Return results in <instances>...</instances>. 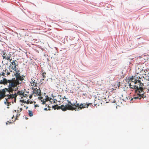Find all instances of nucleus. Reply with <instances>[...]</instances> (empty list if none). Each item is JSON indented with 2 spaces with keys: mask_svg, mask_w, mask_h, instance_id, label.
I'll return each instance as SVG.
<instances>
[{
  "mask_svg": "<svg viewBox=\"0 0 149 149\" xmlns=\"http://www.w3.org/2000/svg\"><path fill=\"white\" fill-rule=\"evenodd\" d=\"M141 79L139 77L136 76L132 77L130 78V80L127 82L129 88L134 90L135 93L132 98H131L130 100L133 99L140 100L141 98L143 99L146 97V95L143 93V88L142 86L143 85L141 82Z\"/></svg>",
  "mask_w": 149,
  "mask_h": 149,
  "instance_id": "1",
  "label": "nucleus"
},
{
  "mask_svg": "<svg viewBox=\"0 0 149 149\" xmlns=\"http://www.w3.org/2000/svg\"><path fill=\"white\" fill-rule=\"evenodd\" d=\"M24 77L21 75L16 78H13L11 79L7 80L3 78V81L5 83H8L9 86V90L10 91H15L17 89V86L22 83V82L24 79Z\"/></svg>",
  "mask_w": 149,
  "mask_h": 149,
  "instance_id": "2",
  "label": "nucleus"
},
{
  "mask_svg": "<svg viewBox=\"0 0 149 149\" xmlns=\"http://www.w3.org/2000/svg\"><path fill=\"white\" fill-rule=\"evenodd\" d=\"M3 80H1L0 81V84H3L4 85H6L7 86L8 88H5L2 90H0V99H1L3 98L6 96L8 97V99H14V102H16V97H17V95L16 93H15L14 94H10L9 95L8 94H7L6 95V91L8 92L9 93H13L14 91H10L9 90V86L8 85V83H5L3 81Z\"/></svg>",
  "mask_w": 149,
  "mask_h": 149,
  "instance_id": "3",
  "label": "nucleus"
},
{
  "mask_svg": "<svg viewBox=\"0 0 149 149\" xmlns=\"http://www.w3.org/2000/svg\"><path fill=\"white\" fill-rule=\"evenodd\" d=\"M61 109L63 111H65L67 110H75L76 108H74L68 104H66L65 106L63 105H61Z\"/></svg>",
  "mask_w": 149,
  "mask_h": 149,
  "instance_id": "4",
  "label": "nucleus"
},
{
  "mask_svg": "<svg viewBox=\"0 0 149 149\" xmlns=\"http://www.w3.org/2000/svg\"><path fill=\"white\" fill-rule=\"evenodd\" d=\"M1 53L3 59L8 60L10 59V58H11L12 56L10 54L6 53V52L4 51H2Z\"/></svg>",
  "mask_w": 149,
  "mask_h": 149,
  "instance_id": "5",
  "label": "nucleus"
},
{
  "mask_svg": "<svg viewBox=\"0 0 149 149\" xmlns=\"http://www.w3.org/2000/svg\"><path fill=\"white\" fill-rule=\"evenodd\" d=\"M15 61H16V60H13V61L11 62V64L10 65L12 69L14 71H16L18 69V68H17V64H16Z\"/></svg>",
  "mask_w": 149,
  "mask_h": 149,
  "instance_id": "6",
  "label": "nucleus"
},
{
  "mask_svg": "<svg viewBox=\"0 0 149 149\" xmlns=\"http://www.w3.org/2000/svg\"><path fill=\"white\" fill-rule=\"evenodd\" d=\"M91 104V103H88L87 102L86 104L84 103V104L81 103L80 105V106L79 107V108L80 109H82L85 108H87L88 106H89L90 104Z\"/></svg>",
  "mask_w": 149,
  "mask_h": 149,
  "instance_id": "7",
  "label": "nucleus"
},
{
  "mask_svg": "<svg viewBox=\"0 0 149 149\" xmlns=\"http://www.w3.org/2000/svg\"><path fill=\"white\" fill-rule=\"evenodd\" d=\"M35 79H36V78L33 77L31 79L30 83L31 84V86H36L37 84V83L35 82Z\"/></svg>",
  "mask_w": 149,
  "mask_h": 149,
  "instance_id": "8",
  "label": "nucleus"
},
{
  "mask_svg": "<svg viewBox=\"0 0 149 149\" xmlns=\"http://www.w3.org/2000/svg\"><path fill=\"white\" fill-rule=\"evenodd\" d=\"M34 92L35 93L37 94L38 95L41 96V90L40 88H35L34 90Z\"/></svg>",
  "mask_w": 149,
  "mask_h": 149,
  "instance_id": "9",
  "label": "nucleus"
},
{
  "mask_svg": "<svg viewBox=\"0 0 149 149\" xmlns=\"http://www.w3.org/2000/svg\"><path fill=\"white\" fill-rule=\"evenodd\" d=\"M15 71V73H14V75L15 76L16 78L20 76V73H19V70H18V69Z\"/></svg>",
  "mask_w": 149,
  "mask_h": 149,
  "instance_id": "10",
  "label": "nucleus"
},
{
  "mask_svg": "<svg viewBox=\"0 0 149 149\" xmlns=\"http://www.w3.org/2000/svg\"><path fill=\"white\" fill-rule=\"evenodd\" d=\"M24 92L23 91H19L17 92V94L20 95L22 98Z\"/></svg>",
  "mask_w": 149,
  "mask_h": 149,
  "instance_id": "11",
  "label": "nucleus"
},
{
  "mask_svg": "<svg viewBox=\"0 0 149 149\" xmlns=\"http://www.w3.org/2000/svg\"><path fill=\"white\" fill-rule=\"evenodd\" d=\"M61 106H58V105H56L53 106V108L54 109H61Z\"/></svg>",
  "mask_w": 149,
  "mask_h": 149,
  "instance_id": "12",
  "label": "nucleus"
},
{
  "mask_svg": "<svg viewBox=\"0 0 149 149\" xmlns=\"http://www.w3.org/2000/svg\"><path fill=\"white\" fill-rule=\"evenodd\" d=\"M28 111V114L29 115V116L30 117L33 116V114L32 111L30 110H29Z\"/></svg>",
  "mask_w": 149,
  "mask_h": 149,
  "instance_id": "13",
  "label": "nucleus"
},
{
  "mask_svg": "<svg viewBox=\"0 0 149 149\" xmlns=\"http://www.w3.org/2000/svg\"><path fill=\"white\" fill-rule=\"evenodd\" d=\"M43 70H42V77L43 78H45L46 77V73L45 72H43Z\"/></svg>",
  "mask_w": 149,
  "mask_h": 149,
  "instance_id": "14",
  "label": "nucleus"
},
{
  "mask_svg": "<svg viewBox=\"0 0 149 149\" xmlns=\"http://www.w3.org/2000/svg\"><path fill=\"white\" fill-rule=\"evenodd\" d=\"M28 93H25L24 92V94L23 95V97H26V98H27V97H28L29 96V95L28 94Z\"/></svg>",
  "mask_w": 149,
  "mask_h": 149,
  "instance_id": "15",
  "label": "nucleus"
},
{
  "mask_svg": "<svg viewBox=\"0 0 149 149\" xmlns=\"http://www.w3.org/2000/svg\"><path fill=\"white\" fill-rule=\"evenodd\" d=\"M61 95H58V97L59 98L60 100H61L62 99H63V100H64V99H67L65 96L64 97H61Z\"/></svg>",
  "mask_w": 149,
  "mask_h": 149,
  "instance_id": "16",
  "label": "nucleus"
},
{
  "mask_svg": "<svg viewBox=\"0 0 149 149\" xmlns=\"http://www.w3.org/2000/svg\"><path fill=\"white\" fill-rule=\"evenodd\" d=\"M80 104H79V103H76L75 107H74V108H76L75 110L76 111V107H78V109H79V107L80 106Z\"/></svg>",
  "mask_w": 149,
  "mask_h": 149,
  "instance_id": "17",
  "label": "nucleus"
},
{
  "mask_svg": "<svg viewBox=\"0 0 149 149\" xmlns=\"http://www.w3.org/2000/svg\"><path fill=\"white\" fill-rule=\"evenodd\" d=\"M52 97H51L50 98V100L49 101L50 102H53L54 101V97L53 96H52Z\"/></svg>",
  "mask_w": 149,
  "mask_h": 149,
  "instance_id": "18",
  "label": "nucleus"
},
{
  "mask_svg": "<svg viewBox=\"0 0 149 149\" xmlns=\"http://www.w3.org/2000/svg\"><path fill=\"white\" fill-rule=\"evenodd\" d=\"M50 98L51 97H49L48 96H47L46 99V101H49L50 100Z\"/></svg>",
  "mask_w": 149,
  "mask_h": 149,
  "instance_id": "19",
  "label": "nucleus"
},
{
  "mask_svg": "<svg viewBox=\"0 0 149 149\" xmlns=\"http://www.w3.org/2000/svg\"><path fill=\"white\" fill-rule=\"evenodd\" d=\"M77 103V101H76L75 103H74L73 104L72 103V105H70L71 106H72L73 107H75V104H76V103Z\"/></svg>",
  "mask_w": 149,
  "mask_h": 149,
  "instance_id": "20",
  "label": "nucleus"
},
{
  "mask_svg": "<svg viewBox=\"0 0 149 149\" xmlns=\"http://www.w3.org/2000/svg\"><path fill=\"white\" fill-rule=\"evenodd\" d=\"M6 102H4L5 103V104H6V103L8 104H7V106H9V104L10 103L7 102L8 101V99H7L6 98Z\"/></svg>",
  "mask_w": 149,
  "mask_h": 149,
  "instance_id": "21",
  "label": "nucleus"
},
{
  "mask_svg": "<svg viewBox=\"0 0 149 149\" xmlns=\"http://www.w3.org/2000/svg\"><path fill=\"white\" fill-rule=\"evenodd\" d=\"M67 102H68V103L69 104V105H72V103H71L70 101H69V100H67Z\"/></svg>",
  "mask_w": 149,
  "mask_h": 149,
  "instance_id": "22",
  "label": "nucleus"
},
{
  "mask_svg": "<svg viewBox=\"0 0 149 149\" xmlns=\"http://www.w3.org/2000/svg\"><path fill=\"white\" fill-rule=\"evenodd\" d=\"M22 110V108H20L17 111V112H20Z\"/></svg>",
  "mask_w": 149,
  "mask_h": 149,
  "instance_id": "23",
  "label": "nucleus"
},
{
  "mask_svg": "<svg viewBox=\"0 0 149 149\" xmlns=\"http://www.w3.org/2000/svg\"><path fill=\"white\" fill-rule=\"evenodd\" d=\"M41 101L42 102V104H45L46 102V101H45L44 100H42Z\"/></svg>",
  "mask_w": 149,
  "mask_h": 149,
  "instance_id": "24",
  "label": "nucleus"
},
{
  "mask_svg": "<svg viewBox=\"0 0 149 149\" xmlns=\"http://www.w3.org/2000/svg\"><path fill=\"white\" fill-rule=\"evenodd\" d=\"M8 123H12L11 121L10 120V121H8L6 123V124L7 125L8 124Z\"/></svg>",
  "mask_w": 149,
  "mask_h": 149,
  "instance_id": "25",
  "label": "nucleus"
},
{
  "mask_svg": "<svg viewBox=\"0 0 149 149\" xmlns=\"http://www.w3.org/2000/svg\"><path fill=\"white\" fill-rule=\"evenodd\" d=\"M20 115V114L19 113L17 114V116H16V119H17V117H18V116Z\"/></svg>",
  "mask_w": 149,
  "mask_h": 149,
  "instance_id": "26",
  "label": "nucleus"
},
{
  "mask_svg": "<svg viewBox=\"0 0 149 149\" xmlns=\"http://www.w3.org/2000/svg\"><path fill=\"white\" fill-rule=\"evenodd\" d=\"M57 101V100H56L55 99H54V101H53V102L54 103H55Z\"/></svg>",
  "mask_w": 149,
  "mask_h": 149,
  "instance_id": "27",
  "label": "nucleus"
},
{
  "mask_svg": "<svg viewBox=\"0 0 149 149\" xmlns=\"http://www.w3.org/2000/svg\"><path fill=\"white\" fill-rule=\"evenodd\" d=\"M26 103L27 104H29V101L28 100H27V101L26 102Z\"/></svg>",
  "mask_w": 149,
  "mask_h": 149,
  "instance_id": "28",
  "label": "nucleus"
},
{
  "mask_svg": "<svg viewBox=\"0 0 149 149\" xmlns=\"http://www.w3.org/2000/svg\"><path fill=\"white\" fill-rule=\"evenodd\" d=\"M32 95H30L29 96V98L30 99H31V98H32Z\"/></svg>",
  "mask_w": 149,
  "mask_h": 149,
  "instance_id": "29",
  "label": "nucleus"
},
{
  "mask_svg": "<svg viewBox=\"0 0 149 149\" xmlns=\"http://www.w3.org/2000/svg\"><path fill=\"white\" fill-rule=\"evenodd\" d=\"M34 107H38L39 106L37 104H36L35 105Z\"/></svg>",
  "mask_w": 149,
  "mask_h": 149,
  "instance_id": "30",
  "label": "nucleus"
},
{
  "mask_svg": "<svg viewBox=\"0 0 149 149\" xmlns=\"http://www.w3.org/2000/svg\"><path fill=\"white\" fill-rule=\"evenodd\" d=\"M21 101H22V102H23V103H26V101H24V100H21Z\"/></svg>",
  "mask_w": 149,
  "mask_h": 149,
  "instance_id": "31",
  "label": "nucleus"
},
{
  "mask_svg": "<svg viewBox=\"0 0 149 149\" xmlns=\"http://www.w3.org/2000/svg\"><path fill=\"white\" fill-rule=\"evenodd\" d=\"M12 59L11 58H10V59H8V60H9V61L10 62H11V61H12Z\"/></svg>",
  "mask_w": 149,
  "mask_h": 149,
  "instance_id": "32",
  "label": "nucleus"
},
{
  "mask_svg": "<svg viewBox=\"0 0 149 149\" xmlns=\"http://www.w3.org/2000/svg\"><path fill=\"white\" fill-rule=\"evenodd\" d=\"M7 75H8L10 74V73L9 72H7Z\"/></svg>",
  "mask_w": 149,
  "mask_h": 149,
  "instance_id": "33",
  "label": "nucleus"
},
{
  "mask_svg": "<svg viewBox=\"0 0 149 149\" xmlns=\"http://www.w3.org/2000/svg\"><path fill=\"white\" fill-rule=\"evenodd\" d=\"M32 103H33V102H32V101H31V102H30L29 101V103H30V104H32Z\"/></svg>",
  "mask_w": 149,
  "mask_h": 149,
  "instance_id": "34",
  "label": "nucleus"
},
{
  "mask_svg": "<svg viewBox=\"0 0 149 149\" xmlns=\"http://www.w3.org/2000/svg\"><path fill=\"white\" fill-rule=\"evenodd\" d=\"M5 74V73H2V75H3V76H4Z\"/></svg>",
  "mask_w": 149,
  "mask_h": 149,
  "instance_id": "35",
  "label": "nucleus"
},
{
  "mask_svg": "<svg viewBox=\"0 0 149 149\" xmlns=\"http://www.w3.org/2000/svg\"><path fill=\"white\" fill-rule=\"evenodd\" d=\"M16 110H14V111L13 112H16Z\"/></svg>",
  "mask_w": 149,
  "mask_h": 149,
  "instance_id": "36",
  "label": "nucleus"
},
{
  "mask_svg": "<svg viewBox=\"0 0 149 149\" xmlns=\"http://www.w3.org/2000/svg\"><path fill=\"white\" fill-rule=\"evenodd\" d=\"M28 108V107H26V109H27Z\"/></svg>",
  "mask_w": 149,
  "mask_h": 149,
  "instance_id": "37",
  "label": "nucleus"
},
{
  "mask_svg": "<svg viewBox=\"0 0 149 149\" xmlns=\"http://www.w3.org/2000/svg\"><path fill=\"white\" fill-rule=\"evenodd\" d=\"M44 109L45 110H47V108H45Z\"/></svg>",
  "mask_w": 149,
  "mask_h": 149,
  "instance_id": "38",
  "label": "nucleus"
},
{
  "mask_svg": "<svg viewBox=\"0 0 149 149\" xmlns=\"http://www.w3.org/2000/svg\"><path fill=\"white\" fill-rule=\"evenodd\" d=\"M14 117V115H13V116H12V118H13Z\"/></svg>",
  "mask_w": 149,
  "mask_h": 149,
  "instance_id": "39",
  "label": "nucleus"
},
{
  "mask_svg": "<svg viewBox=\"0 0 149 149\" xmlns=\"http://www.w3.org/2000/svg\"><path fill=\"white\" fill-rule=\"evenodd\" d=\"M42 97H40V100L41 99H42Z\"/></svg>",
  "mask_w": 149,
  "mask_h": 149,
  "instance_id": "40",
  "label": "nucleus"
},
{
  "mask_svg": "<svg viewBox=\"0 0 149 149\" xmlns=\"http://www.w3.org/2000/svg\"><path fill=\"white\" fill-rule=\"evenodd\" d=\"M42 79L43 80H44V78H43V79Z\"/></svg>",
  "mask_w": 149,
  "mask_h": 149,
  "instance_id": "41",
  "label": "nucleus"
},
{
  "mask_svg": "<svg viewBox=\"0 0 149 149\" xmlns=\"http://www.w3.org/2000/svg\"><path fill=\"white\" fill-rule=\"evenodd\" d=\"M148 85L149 86V84H148Z\"/></svg>",
  "mask_w": 149,
  "mask_h": 149,
  "instance_id": "42",
  "label": "nucleus"
}]
</instances>
